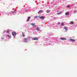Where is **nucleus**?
<instances>
[{"label": "nucleus", "mask_w": 77, "mask_h": 77, "mask_svg": "<svg viewBox=\"0 0 77 77\" xmlns=\"http://www.w3.org/2000/svg\"><path fill=\"white\" fill-rule=\"evenodd\" d=\"M60 23H58V25H60Z\"/></svg>", "instance_id": "nucleus-22"}, {"label": "nucleus", "mask_w": 77, "mask_h": 77, "mask_svg": "<svg viewBox=\"0 0 77 77\" xmlns=\"http://www.w3.org/2000/svg\"><path fill=\"white\" fill-rule=\"evenodd\" d=\"M62 14V12H60L59 13H57V15H60V14Z\"/></svg>", "instance_id": "nucleus-11"}, {"label": "nucleus", "mask_w": 77, "mask_h": 77, "mask_svg": "<svg viewBox=\"0 0 77 77\" xmlns=\"http://www.w3.org/2000/svg\"><path fill=\"white\" fill-rule=\"evenodd\" d=\"M42 10H41L38 12V14H40L42 13Z\"/></svg>", "instance_id": "nucleus-8"}, {"label": "nucleus", "mask_w": 77, "mask_h": 77, "mask_svg": "<svg viewBox=\"0 0 77 77\" xmlns=\"http://www.w3.org/2000/svg\"><path fill=\"white\" fill-rule=\"evenodd\" d=\"M67 8H69V6L68 5L67 6Z\"/></svg>", "instance_id": "nucleus-21"}, {"label": "nucleus", "mask_w": 77, "mask_h": 77, "mask_svg": "<svg viewBox=\"0 0 77 77\" xmlns=\"http://www.w3.org/2000/svg\"><path fill=\"white\" fill-rule=\"evenodd\" d=\"M32 26H33V27H35L36 26V25H35V23H31L30 24Z\"/></svg>", "instance_id": "nucleus-3"}, {"label": "nucleus", "mask_w": 77, "mask_h": 77, "mask_svg": "<svg viewBox=\"0 0 77 77\" xmlns=\"http://www.w3.org/2000/svg\"><path fill=\"white\" fill-rule=\"evenodd\" d=\"M63 29H65L67 31L68 30V27L64 26L63 27Z\"/></svg>", "instance_id": "nucleus-7"}, {"label": "nucleus", "mask_w": 77, "mask_h": 77, "mask_svg": "<svg viewBox=\"0 0 77 77\" xmlns=\"http://www.w3.org/2000/svg\"><path fill=\"white\" fill-rule=\"evenodd\" d=\"M22 35L23 37H24L25 36V35L24 34L23 32H22Z\"/></svg>", "instance_id": "nucleus-18"}, {"label": "nucleus", "mask_w": 77, "mask_h": 77, "mask_svg": "<svg viewBox=\"0 0 77 77\" xmlns=\"http://www.w3.org/2000/svg\"><path fill=\"white\" fill-rule=\"evenodd\" d=\"M50 12V11L49 10H47V11H46V12H47V13H49Z\"/></svg>", "instance_id": "nucleus-19"}, {"label": "nucleus", "mask_w": 77, "mask_h": 77, "mask_svg": "<svg viewBox=\"0 0 77 77\" xmlns=\"http://www.w3.org/2000/svg\"><path fill=\"white\" fill-rule=\"evenodd\" d=\"M12 35H13L15 37L17 35V33L15 32H12Z\"/></svg>", "instance_id": "nucleus-1"}, {"label": "nucleus", "mask_w": 77, "mask_h": 77, "mask_svg": "<svg viewBox=\"0 0 77 77\" xmlns=\"http://www.w3.org/2000/svg\"><path fill=\"white\" fill-rule=\"evenodd\" d=\"M10 31H9V29H8L7 30V31L6 32V33H8L9 32H10Z\"/></svg>", "instance_id": "nucleus-15"}, {"label": "nucleus", "mask_w": 77, "mask_h": 77, "mask_svg": "<svg viewBox=\"0 0 77 77\" xmlns=\"http://www.w3.org/2000/svg\"><path fill=\"white\" fill-rule=\"evenodd\" d=\"M36 30H38V31H39V27H37Z\"/></svg>", "instance_id": "nucleus-17"}, {"label": "nucleus", "mask_w": 77, "mask_h": 77, "mask_svg": "<svg viewBox=\"0 0 77 77\" xmlns=\"http://www.w3.org/2000/svg\"><path fill=\"white\" fill-rule=\"evenodd\" d=\"M7 36L8 37V38H11V36L10 35H7Z\"/></svg>", "instance_id": "nucleus-14"}, {"label": "nucleus", "mask_w": 77, "mask_h": 77, "mask_svg": "<svg viewBox=\"0 0 77 77\" xmlns=\"http://www.w3.org/2000/svg\"><path fill=\"white\" fill-rule=\"evenodd\" d=\"M60 39L62 40H65L66 39V38H60Z\"/></svg>", "instance_id": "nucleus-12"}, {"label": "nucleus", "mask_w": 77, "mask_h": 77, "mask_svg": "<svg viewBox=\"0 0 77 77\" xmlns=\"http://www.w3.org/2000/svg\"><path fill=\"white\" fill-rule=\"evenodd\" d=\"M12 12L13 13L14 12V11H12Z\"/></svg>", "instance_id": "nucleus-23"}, {"label": "nucleus", "mask_w": 77, "mask_h": 77, "mask_svg": "<svg viewBox=\"0 0 77 77\" xmlns=\"http://www.w3.org/2000/svg\"><path fill=\"white\" fill-rule=\"evenodd\" d=\"M27 40V39H26V38H24V41H25V42H28L27 41H26Z\"/></svg>", "instance_id": "nucleus-10"}, {"label": "nucleus", "mask_w": 77, "mask_h": 77, "mask_svg": "<svg viewBox=\"0 0 77 77\" xmlns=\"http://www.w3.org/2000/svg\"><path fill=\"white\" fill-rule=\"evenodd\" d=\"M57 12H59V11H57Z\"/></svg>", "instance_id": "nucleus-24"}, {"label": "nucleus", "mask_w": 77, "mask_h": 77, "mask_svg": "<svg viewBox=\"0 0 77 77\" xmlns=\"http://www.w3.org/2000/svg\"><path fill=\"white\" fill-rule=\"evenodd\" d=\"M66 15H69V13L68 12H66L65 13Z\"/></svg>", "instance_id": "nucleus-13"}, {"label": "nucleus", "mask_w": 77, "mask_h": 77, "mask_svg": "<svg viewBox=\"0 0 77 77\" xmlns=\"http://www.w3.org/2000/svg\"><path fill=\"white\" fill-rule=\"evenodd\" d=\"M31 18V16H29L28 18L27 19V21H29V20L30 19V18Z\"/></svg>", "instance_id": "nucleus-6"}, {"label": "nucleus", "mask_w": 77, "mask_h": 77, "mask_svg": "<svg viewBox=\"0 0 77 77\" xmlns=\"http://www.w3.org/2000/svg\"><path fill=\"white\" fill-rule=\"evenodd\" d=\"M61 25L62 26H63L64 25V23H63V22H62L61 23Z\"/></svg>", "instance_id": "nucleus-16"}, {"label": "nucleus", "mask_w": 77, "mask_h": 77, "mask_svg": "<svg viewBox=\"0 0 77 77\" xmlns=\"http://www.w3.org/2000/svg\"><path fill=\"white\" fill-rule=\"evenodd\" d=\"M70 24L71 25H73V24H74V23L73 22L71 21L70 22Z\"/></svg>", "instance_id": "nucleus-9"}, {"label": "nucleus", "mask_w": 77, "mask_h": 77, "mask_svg": "<svg viewBox=\"0 0 77 77\" xmlns=\"http://www.w3.org/2000/svg\"><path fill=\"white\" fill-rule=\"evenodd\" d=\"M69 41H70L71 42H74L75 41V40H74V39H72V38H70V39H69Z\"/></svg>", "instance_id": "nucleus-4"}, {"label": "nucleus", "mask_w": 77, "mask_h": 77, "mask_svg": "<svg viewBox=\"0 0 77 77\" xmlns=\"http://www.w3.org/2000/svg\"><path fill=\"white\" fill-rule=\"evenodd\" d=\"M38 18V16H35L34 17V18Z\"/></svg>", "instance_id": "nucleus-20"}, {"label": "nucleus", "mask_w": 77, "mask_h": 77, "mask_svg": "<svg viewBox=\"0 0 77 77\" xmlns=\"http://www.w3.org/2000/svg\"><path fill=\"white\" fill-rule=\"evenodd\" d=\"M9 34H10V33H9Z\"/></svg>", "instance_id": "nucleus-25"}, {"label": "nucleus", "mask_w": 77, "mask_h": 77, "mask_svg": "<svg viewBox=\"0 0 77 77\" xmlns=\"http://www.w3.org/2000/svg\"><path fill=\"white\" fill-rule=\"evenodd\" d=\"M32 40H38V37H34V38H32Z\"/></svg>", "instance_id": "nucleus-5"}, {"label": "nucleus", "mask_w": 77, "mask_h": 77, "mask_svg": "<svg viewBox=\"0 0 77 77\" xmlns=\"http://www.w3.org/2000/svg\"><path fill=\"white\" fill-rule=\"evenodd\" d=\"M39 18H40L41 20H43L45 18V17L44 16H41V17H39L38 16Z\"/></svg>", "instance_id": "nucleus-2"}]
</instances>
